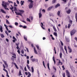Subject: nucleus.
Wrapping results in <instances>:
<instances>
[{"label":"nucleus","instance_id":"obj_1","mask_svg":"<svg viewBox=\"0 0 77 77\" xmlns=\"http://www.w3.org/2000/svg\"><path fill=\"white\" fill-rule=\"evenodd\" d=\"M9 4L8 2H6L5 1H2V5L3 7H4V8L6 10L7 9V5H9Z\"/></svg>","mask_w":77,"mask_h":77},{"label":"nucleus","instance_id":"obj_2","mask_svg":"<svg viewBox=\"0 0 77 77\" xmlns=\"http://www.w3.org/2000/svg\"><path fill=\"white\" fill-rule=\"evenodd\" d=\"M9 4L8 2H6L5 1H2V5L3 7H4V8L6 10L7 9V5H9Z\"/></svg>","mask_w":77,"mask_h":77},{"label":"nucleus","instance_id":"obj_3","mask_svg":"<svg viewBox=\"0 0 77 77\" xmlns=\"http://www.w3.org/2000/svg\"><path fill=\"white\" fill-rule=\"evenodd\" d=\"M19 12H20H20H15V14H16V15H20V16H23L22 15V14H23V13H21V12H22V13H24V11H23V10H19Z\"/></svg>","mask_w":77,"mask_h":77},{"label":"nucleus","instance_id":"obj_4","mask_svg":"<svg viewBox=\"0 0 77 77\" xmlns=\"http://www.w3.org/2000/svg\"><path fill=\"white\" fill-rule=\"evenodd\" d=\"M33 57V56H32L30 57L31 60H32V62H38V60L37 59H35V58H32Z\"/></svg>","mask_w":77,"mask_h":77},{"label":"nucleus","instance_id":"obj_5","mask_svg":"<svg viewBox=\"0 0 77 77\" xmlns=\"http://www.w3.org/2000/svg\"><path fill=\"white\" fill-rule=\"evenodd\" d=\"M75 32H76V30H75V29H73L70 32V35L71 36H72L73 35L75 34Z\"/></svg>","mask_w":77,"mask_h":77},{"label":"nucleus","instance_id":"obj_6","mask_svg":"<svg viewBox=\"0 0 77 77\" xmlns=\"http://www.w3.org/2000/svg\"><path fill=\"white\" fill-rule=\"evenodd\" d=\"M33 4L32 3H30L29 5V9H31L32 8H33Z\"/></svg>","mask_w":77,"mask_h":77},{"label":"nucleus","instance_id":"obj_7","mask_svg":"<svg viewBox=\"0 0 77 77\" xmlns=\"http://www.w3.org/2000/svg\"><path fill=\"white\" fill-rule=\"evenodd\" d=\"M66 75L68 77H71L70 76V74H69V72L68 70L66 71Z\"/></svg>","mask_w":77,"mask_h":77},{"label":"nucleus","instance_id":"obj_8","mask_svg":"<svg viewBox=\"0 0 77 77\" xmlns=\"http://www.w3.org/2000/svg\"><path fill=\"white\" fill-rule=\"evenodd\" d=\"M3 62L5 65L6 67V68H8V63H7L6 61L3 60Z\"/></svg>","mask_w":77,"mask_h":77},{"label":"nucleus","instance_id":"obj_9","mask_svg":"<svg viewBox=\"0 0 77 77\" xmlns=\"http://www.w3.org/2000/svg\"><path fill=\"white\" fill-rule=\"evenodd\" d=\"M3 67L4 68V69H3V71H5V72H6V73H7L8 72V71H7L6 69H5V66L4 64H3Z\"/></svg>","mask_w":77,"mask_h":77},{"label":"nucleus","instance_id":"obj_10","mask_svg":"<svg viewBox=\"0 0 77 77\" xmlns=\"http://www.w3.org/2000/svg\"><path fill=\"white\" fill-rule=\"evenodd\" d=\"M53 8V6H51L49 7L47 9L48 11H51V9Z\"/></svg>","mask_w":77,"mask_h":77},{"label":"nucleus","instance_id":"obj_11","mask_svg":"<svg viewBox=\"0 0 77 77\" xmlns=\"http://www.w3.org/2000/svg\"><path fill=\"white\" fill-rule=\"evenodd\" d=\"M68 48L69 50V52L70 53H71V52H72V49H71V48L69 47V46H68Z\"/></svg>","mask_w":77,"mask_h":77},{"label":"nucleus","instance_id":"obj_12","mask_svg":"<svg viewBox=\"0 0 77 77\" xmlns=\"http://www.w3.org/2000/svg\"><path fill=\"white\" fill-rule=\"evenodd\" d=\"M66 12L68 14H70V13H71V10H68L67 11H66Z\"/></svg>","mask_w":77,"mask_h":77},{"label":"nucleus","instance_id":"obj_13","mask_svg":"<svg viewBox=\"0 0 77 77\" xmlns=\"http://www.w3.org/2000/svg\"><path fill=\"white\" fill-rule=\"evenodd\" d=\"M26 66L27 67L28 69L30 71H31V69H30V66H29V65L27 64L26 65Z\"/></svg>","mask_w":77,"mask_h":77},{"label":"nucleus","instance_id":"obj_14","mask_svg":"<svg viewBox=\"0 0 77 77\" xmlns=\"http://www.w3.org/2000/svg\"><path fill=\"white\" fill-rule=\"evenodd\" d=\"M24 1H20V3L21 4V6H23L24 5Z\"/></svg>","mask_w":77,"mask_h":77},{"label":"nucleus","instance_id":"obj_15","mask_svg":"<svg viewBox=\"0 0 77 77\" xmlns=\"http://www.w3.org/2000/svg\"><path fill=\"white\" fill-rule=\"evenodd\" d=\"M0 11H1V12H2V13H3V14H6V11H4L3 9H1Z\"/></svg>","mask_w":77,"mask_h":77},{"label":"nucleus","instance_id":"obj_16","mask_svg":"<svg viewBox=\"0 0 77 77\" xmlns=\"http://www.w3.org/2000/svg\"><path fill=\"white\" fill-rule=\"evenodd\" d=\"M14 11L15 12H17V8L15 7H14Z\"/></svg>","mask_w":77,"mask_h":77},{"label":"nucleus","instance_id":"obj_17","mask_svg":"<svg viewBox=\"0 0 77 77\" xmlns=\"http://www.w3.org/2000/svg\"><path fill=\"white\" fill-rule=\"evenodd\" d=\"M64 49L65 50V51H66V53H67V54H68V52H67V49H66V46H64Z\"/></svg>","mask_w":77,"mask_h":77},{"label":"nucleus","instance_id":"obj_18","mask_svg":"<svg viewBox=\"0 0 77 77\" xmlns=\"http://www.w3.org/2000/svg\"><path fill=\"white\" fill-rule=\"evenodd\" d=\"M23 37H24V39H25V41H27V37L26 36L24 35L23 36Z\"/></svg>","mask_w":77,"mask_h":77},{"label":"nucleus","instance_id":"obj_19","mask_svg":"<svg viewBox=\"0 0 77 77\" xmlns=\"http://www.w3.org/2000/svg\"><path fill=\"white\" fill-rule=\"evenodd\" d=\"M41 27L42 28V29H45V28H44V27H43L44 26L43 23H42V22H41Z\"/></svg>","mask_w":77,"mask_h":77},{"label":"nucleus","instance_id":"obj_20","mask_svg":"<svg viewBox=\"0 0 77 77\" xmlns=\"http://www.w3.org/2000/svg\"><path fill=\"white\" fill-rule=\"evenodd\" d=\"M75 19H76V22H77V13L75 14Z\"/></svg>","mask_w":77,"mask_h":77},{"label":"nucleus","instance_id":"obj_21","mask_svg":"<svg viewBox=\"0 0 77 77\" xmlns=\"http://www.w3.org/2000/svg\"><path fill=\"white\" fill-rule=\"evenodd\" d=\"M60 59H62V52H60Z\"/></svg>","mask_w":77,"mask_h":77},{"label":"nucleus","instance_id":"obj_22","mask_svg":"<svg viewBox=\"0 0 77 77\" xmlns=\"http://www.w3.org/2000/svg\"><path fill=\"white\" fill-rule=\"evenodd\" d=\"M59 6H60V4L58 3L55 5V8H58Z\"/></svg>","mask_w":77,"mask_h":77},{"label":"nucleus","instance_id":"obj_23","mask_svg":"<svg viewBox=\"0 0 77 77\" xmlns=\"http://www.w3.org/2000/svg\"><path fill=\"white\" fill-rule=\"evenodd\" d=\"M34 50L35 53V54H38V53H37V51H36L35 48L34 47Z\"/></svg>","mask_w":77,"mask_h":77},{"label":"nucleus","instance_id":"obj_24","mask_svg":"<svg viewBox=\"0 0 77 77\" xmlns=\"http://www.w3.org/2000/svg\"><path fill=\"white\" fill-rule=\"evenodd\" d=\"M53 29H54V32H57V30H56V27H55V26H53Z\"/></svg>","mask_w":77,"mask_h":77},{"label":"nucleus","instance_id":"obj_25","mask_svg":"<svg viewBox=\"0 0 77 77\" xmlns=\"http://www.w3.org/2000/svg\"><path fill=\"white\" fill-rule=\"evenodd\" d=\"M53 60L54 61V64H56V61H55V59H54V57L53 56Z\"/></svg>","mask_w":77,"mask_h":77},{"label":"nucleus","instance_id":"obj_26","mask_svg":"<svg viewBox=\"0 0 77 77\" xmlns=\"http://www.w3.org/2000/svg\"><path fill=\"white\" fill-rule=\"evenodd\" d=\"M58 63L59 64H60V63H61L60 65H62V64H63V63H62V62H61L60 61V60H59Z\"/></svg>","mask_w":77,"mask_h":77},{"label":"nucleus","instance_id":"obj_27","mask_svg":"<svg viewBox=\"0 0 77 77\" xmlns=\"http://www.w3.org/2000/svg\"><path fill=\"white\" fill-rule=\"evenodd\" d=\"M31 69L32 72V73H33V72H34V68H33V67H31Z\"/></svg>","mask_w":77,"mask_h":77},{"label":"nucleus","instance_id":"obj_28","mask_svg":"<svg viewBox=\"0 0 77 77\" xmlns=\"http://www.w3.org/2000/svg\"><path fill=\"white\" fill-rule=\"evenodd\" d=\"M60 11H58L57 12V15L58 16H59V17H60Z\"/></svg>","mask_w":77,"mask_h":77},{"label":"nucleus","instance_id":"obj_29","mask_svg":"<svg viewBox=\"0 0 77 77\" xmlns=\"http://www.w3.org/2000/svg\"><path fill=\"white\" fill-rule=\"evenodd\" d=\"M38 15L39 17V18H41V17H42V14H41V13H39Z\"/></svg>","mask_w":77,"mask_h":77},{"label":"nucleus","instance_id":"obj_30","mask_svg":"<svg viewBox=\"0 0 77 77\" xmlns=\"http://www.w3.org/2000/svg\"><path fill=\"white\" fill-rule=\"evenodd\" d=\"M14 65H15V66H16V68L17 69H18V66H17V64H16V63H14Z\"/></svg>","mask_w":77,"mask_h":77},{"label":"nucleus","instance_id":"obj_31","mask_svg":"<svg viewBox=\"0 0 77 77\" xmlns=\"http://www.w3.org/2000/svg\"><path fill=\"white\" fill-rule=\"evenodd\" d=\"M28 75L27 76V77H30L31 76V73L29 72H28Z\"/></svg>","mask_w":77,"mask_h":77},{"label":"nucleus","instance_id":"obj_32","mask_svg":"<svg viewBox=\"0 0 77 77\" xmlns=\"http://www.w3.org/2000/svg\"><path fill=\"white\" fill-rule=\"evenodd\" d=\"M53 34L55 36H57V33L54 32Z\"/></svg>","mask_w":77,"mask_h":77},{"label":"nucleus","instance_id":"obj_33","mask_svg":"<svg viewBox=\"0 0 77 77\" xmlns=\"http://www.w3.org/2000/svg\"><path fill=\"white\" fill-rule=\"evenodd\" d=\"M53 68L55 70L54 72H56V68L55 67V66H53Z\"/></svg>","mask_w":77,"mask_h":77},{"label":"nucleus","instance_id":"obj_34","mask_svg":"<svg viewBox=\"0 0 77 77\" xmlns=\"http://www.w3.org/2000/svg\"><path fill=\"white\" fill-rule=\"evenodd\" d=\"M22 75L21 74V70H20L19 72V75Z\"/></svg>","mask_w":77,"mask_h":77},{"label":"nucleus","instance_id":"obj_35","mask_svg":"<svg viewBox=\"0 0 77 77\" xmlns=\"http://www.w3.org/2000/svg\"><path fill=\"white\" fill-rule=\"evenodd\" d=\"M28 1L29 2H30L31 3H33V1H32V0H28Z\"/></svg>","mask_w":77,"mask_h":77},{"label":"nucleus","instance_id":"obj_36","mask_svg":"<svg viewBox=\"0 0 77 77\" xmlns=\"http://www.w3.org/2000/svg\"><path fill=\"white\" fill-rule=\"evenodd\" d=\"M47 66H48V68L49 70H50V67H49V63H47Z\"/></svg>","mask_w":77,"mask_h":77},{"label":"nucleus","instance_id":"obj_37","mask_svg":"<svg viewBox=\"0 0 77 77\" xmlns=\"http://www.w3.org/2000/svg\"><path fill=\"white\" fill-rule=\"evenodd\" d=\"M1 37L2 38H3L4 37H5L4 35H3V34H1Z\"/></svg>","mask_w":77,"mask_h":77},{"label":"nucleus","instance_id":"obj_38","mask_svg":"<svg viewBox=\"0 0 77 77\" xmlns=\"http://www.w3.org/2000/svg\"><path fill=\"white\" fill-rule=\"evenodd\" d=\"M55 2H56V0H53L52 2V4H54L55 3Z\"/></svg>","mask_w":77,"mask_h":77},{"label":"nucleus","instance_id":"obj_39","mask_svg":"<svg viewBox=\"0 0 77 77\" xmlns=\"http://www.w3.org/2000/svg\"><path fill=\"white\" fill-rule=\"evenodd\" d=\"M6 23L7 24H9L10 23H9V21H8V20H7V19H6Z\"/></svg>","mask_w":77,"mask_h":77},{"label":"nucleus","instance_id":"obj_40","mask_svg":"<svg viewBox=\"0 0 77 77\" xmlns=\"http://www.w3.org/2000/svg\"><path fill=\"white\" fill-rule=\"evenodd\" d=\"M69 23L70 24H72V21L71 20H69Z\"/></svg>","mask_w":77,"mask_h":77},{"label":"nucleus","instance_id":"obj_41","mask_svg":"<svg viewBox=\"0 0 77 77\" xmlns=\"http://www.w3.org/2000/svg\"><path fill=\"white\" fill-rule=\"evenodd\" d=\"M5 33L7 34V36H9V34H8V31H5Z\"/></svg>","mask_w":77,"mask_h":77},{"label":"nucleus","instance_id":"obj_42","mask_svg":"<svg viewBox=\"0 0 77 77\" xmlns=\"http://www.w3.org/2000/svg\"><path fill=\"white\" fill-rule=\"evenodd\" d=\"M60 42L61 43V45H62V46H63V42H62V41H60Z\"/></svg>","mask_w":77,"mask_h":77},{"label":"nucleus","instance_id":"obj_43","mask_svg":"<svg viewBox=\"0 0 77 77\" xmlns=\"http://www.w3.org/2000/svg\"><path fill=\"white\" fill-rule=\"evenodd\" d=\"M14 24L15 26H18V23L17 22H15L14 23Z\"/></svg>","mask_w":77,"mask_h":77},{"label":"nucleus","instance_id":"obj_44","mask_svg":"<svg viewBox=\"0 0 77 77\" xmlns=\"http://www.w3.org/2000/svg\"><path fill=\"white\" fill-rule=\"evenodd\" d=\"M17 43H17H16V45L17 47L19 46V45L20 44V43L18 42Z\"/></svg>","mask_w":77,"mask_h":77},{"label":"nucleus","instance_id":"obj_45","mask_svg":"<svg viewBox=\"0 0 77 77\" xmlns=\"http://www.w3.org/2000/svg\"><path fill=\"white\" fill-rule=\"evenodd\" d=\"M70 27H71V24H68V26H67L68 28V29H69Z\"/></svg>","mask_w":77,"mask_h":77},{"label":"nucleus","instance_id":"obj_46","mask_svg":"<svg viewBox=\"0 0 77 77\" xmlns=\"http://www.w3.org/2000/svg\"><path fill=\"white\" fill-rule=\"evenodd\" d=\"M62 75L63 77H65V73H63L62 74Z\"/></svg>","mask_w":77,"mask_h":77},{"label":"nucleus","instance_id":"obj_47","mask_svg":"<svg viewBox=\"0 0 77 77\" xmlns=\"http://www.w3.org/2000/svg\"><path fill=\"white\" fill-rule=\"evenodd\" d=\"M14 6H16V7H17V6H18L17 5H16V3L15 2H14Z\"/></svg>","mask_w":77,"mask_h":77},{"label":"nucleus","instance_id":"obj_48","mask_svg":"<svg viewBox=\"0 0 77 77\" xmlns=\"http://www.w3.org/2000/svg\"><path fill=\"white\" fill-rule=\"evenodd\" d=\"M26 20L27 21H29V22H30V19H29L28 18H27Z\"/></svg>","mask_w":77,"mask_h":77},{"label":"nucleus","instance_id":"obj_49","mask_svg":"<svg viewBox=\"0 0 77 77\" xmlns=\"http://www.w3.org/2000/svg\"><path fill=\"white\" fill-rule=\"evenodd\" d=\"M25 48H26L28 53H29V49L27 48L26 47H25Z\"/></svg>","mask_w":77,"mask_h":77},{"label":"nucleus","instance_id":"obj_50","mask_svg":"<svg viewBox=\"0 0 77 77\" xmlns=\"http://www.w3.org/2000/svg\"><path fill=\"white\" fill-rule=\"evenodd\" d=\"M23 28H24V29H26L27 28V26H23Z\"/></svg>","mask_w":77,"mask_h":77},{"label":"nucleus","instance_id":"obj_51","mask_svg":"<svg viewBox=\"0 0 77 77\" xmlns=\"http://www.w3.org/2000/svg\"><path fill=\"white\" fill-rule=\"evenodd\" d=\"M8 2L11 3H12V4H13V2L11 1H10L9 0L8 1Z\"/></svg>","mask_w":77,"mask_h":77},{"label":"nucleus","instance_id":"obj_52","mask_svg":"<svg viewBox=\"0 0 77 77\" xmlns=\"http://www.w3.org/2000/svg\"><path fill=\"white\" fill-rule=\"evenodd\" d=\"M15 41H17V39H15L14 40H13V42L15 43Z\"/></svg>","mask_w":77,"mask_h":77},{"label":"nucleus","instance_id":"obj_53","mask_svg":"<svg viewBox=\"0 0 77 77\" xmlns=\"http://www.w3.org/2000/svg\"><path fill=\"white\" fill-rule=\"evenodd\" d=\"M37 74H38L39 76V70H38V69H37Z\"/></svg>","mask_w":77,"mask_h":77},{"label":"nucleus","instance_id":"obj_54","mask_svg":"<svg viewBox=\"0 0 77 77\" xmlns=\"http://www.w3.org/2000/svg\"><path fill=\"white\" fill-rule=\"evenodd\" d=\"M16 48L17 50H20V48H19V46H17L16 47Z\"/></svg>","mask_w":77,"mask_h":77},{"label":"nucleus","instance_id":"obj_55","mask_svg":"<svg viewBox=\"0 0 77 77\" xmlns=\"http://www.w3.org/2000/svg\"><path fill=\"white\" fill-rule=\"evenodd\" d=\"M16 1L17 4H18V5H19V4H20V2H19V1H18V0H17Z\"/></svg>","mask_w":77,"mask_h":77},{"label":"nucleus","instance_id":"obj_56","mask_svg":"<svg viewBox=\"0 0 77 77\" xmlns=\"http://www.w3.org/2000/svg\"><path fill=\"white\" fill-rule=\"evenodd\" d=\"M36 47L38 50H39V46H38V45H36Z\"/></svg>","mask_w":77,"mask_h":77},{"label":"nucleus","instance_id":"obj_57","mask_svg":"<svg viewBox=\"0 0 77 77\" xmlns=\"http://www.w3.org/2000/svg\"><path fill=\"white\" fill-rule=\"evenodd\" d=\"M17 51L19 54H20V49H18Z\"/></svg>","mask_w":77,"mask_h":77},{"label":"nucleus","instance_id":"obj_58","mask_svg":"<svg viewBox=\"0 0 77 77\" xmlns=\"http://www.w3.org/2000/svg\"><path fill=\"white\" fill-rule=\"evenodd\" d=\"M70 3H71V2H70L68 3V6H70Z\"/></svg>","mask_w":77,"mask_h":77},{"label":"nucleus","instance_id":"obj_59","mask_svg":"<svg viewBox=\"0 0 77 77\" xmlns=\"http://www.w3.org/2000/svg\"><path fill=\"white\" fill-rule=\"evenodd\" d=\"M8 26L10 28H13V27L11 25H9Z\"/></svg>","mask_w":77,"mask_h":77},{"label":"nucleus","instance_id":"obj_60","mask_svg":"<svg viewBox=\"0 0 77 77\" xmlns=\"http://www.w3.org/2000/svg\"><path fill=\"white\" fill-rule=\"evenodd\" d=\"M27 63L29 64V60H27Z\"/></svg>","mask_w":77,"mask_h":77},{"label":"nucleus","instance_id":"obj_61","mask_svg":"<svg viewBox=\"0 0 77 77\" xmlns=\"http://www.w3.org/2000/svg\"><path fill=\"white\" fill-rule=\"evenodd\" d=\"M62 0V1L64 2V3L66 2V0Z\"/></svg>","mask_w":77,"mask_h":77},{"label":"nucleus","instance_id":"obj_62","mask_svg":"<svg viewBox=\"0 0 77 77\" xmlns=\"http://www.w3.org/2000/svg\"><path fill=\"white\" fill-rule=\"evenodd\" d=\"M21 52L22 54H24V51L23 50L21 51Z\"/></svg>","mask_w":77,"mask_h":77},{"label":"nucleus","instance_id":"obj_63","mask_svg":"<svg viewBox=\"0 0 77 77\" xmlns=\"http://www.w3.org/2000/svg\"><path fill=\"white\" fill-rule=\"evenodd\" d=\"M24 70L25 71H27V69H26V67H24Z\"/></svg>","mask_w":77,"mask_h":77},{"label":"nucleus","instance_id":"obj_64","mask_svg":"<svg viewBox=\"0 0 77 77\" xmlns=\"http://www.w3.org/2000/svg\"><path fill=\"white\" fill-rule=\"evenodd\" d=\"M7 76L8 77H9V75H8V72L7 73Z\"/></svg>","mask_w":77,"mask_h":77}]
</instances>
